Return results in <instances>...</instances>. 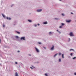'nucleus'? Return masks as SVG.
I'll list each match as a JSON object with an SVG mask.
<instances>
[{"label": "nucleus", "mask_w": 76, "mask_h": 76, "mask_svg": "<svg viewBox=\"0 0 76 76\" xmlns=\"http://www.w3.org/2000/svg\"><path fill=\"white\" fill-rule=\"evenodd\" d=\"M8 19L10 20V18H8Z\"/></svg>", "instance_id": "nucleus-38"}, {"label": "nucleus", "mask_w": 76, "mask_h": 76, "mask_svg": "<svg viewBox=\"0 0 76 76\" xmlns=\"http://www.w3.org/2000/svg\"><path fill=\"white\" fill-rule=\"evenodd\" d=\"M61 24L62 26H64V23H61Z\"/></svg>", "instance_id": "nucleus-14"}, {"label": "nucleus", "mask_w": 76, "mask_h": 76, "mask_svg": "<svg viewBox=\"0 0 76 76\" xmlns=\"http://www.w3.org/2000/svg\"><path fill=\"white\" fill-rule=\"evenodd\" d=\"M44 24H45V25L46 24H47V22H44L43 23Z\"/></svg>", "instance_id": "nucleus-9"}, {"label": "nucleus", "mask_w": 76, "mask_h": 76, "mask_svg": "<svg viewBox=\"0 0 76 76\" xmlns=\"http://www.w3.org/2000/svg\"><path fill=\"white\" fill-rule=\"evenodd\" d=\"M54 46L53 45L52 47L50 49L51 50H53V49H54Z\"/></svg>", "instance_id": "nucleus-7"}, {"label": "nucleus", "mask_w": 76, "mask_h": 76, "mask_svg": "<svg viewBox=\"0 0 76 76\" xmlns=\"http://www.w3.org/2000/svg\"><path fill=\"white\" fill-rule=\"evenodd\" d=\"M15 64H18V62H15Z\"/></svg>", "instance_id": "nucleus-26"}, {"label": "nucleus", "mask_w": 76, "mask_h": 76, "mask_svg": "<svg viewBox=\"0 0 76 76\" xmlns=\"http://www.w3.org/2000/svg\"><path fill=\"white\" fill-rule=\"evenodd\" d=\"M25 37H23L21 38V40H25Z\"/></svg>", "instance_id": "nucleus-4"}, {"label": "nucleus", "mask_w": 76, "mask_h": 76, "mask_svg": "<svg viewBox=\"0 0 76 76\" xmlns=\"http://www.w3.org/2000/svg\"><path fill=\"white\" fill-rule=\"evenodd\" d=\"M60 0V1H61V0Z\"/></svg>", "instance_id": "nucleus-40"}, {"label": "nucleus", "mask_w": 76, "mask_h": 76, "mask_svg": "<svg viewBox=\"0 0 76 76\" xmlns=\"http://www.w3.org/2000/svg\"><path fill=\"white\" fill-rule=\"evenodd\" d=\"M10 19H11V18H10Z\"/></svg>", "instance_id": "nucleus-39"}, {"label": "nucleus", "mask_w": 76, "mask_h": 76, "mask_svg": "<svg viewBox=\"0 0 76 76\" xmlns=\"http://www.w3.org/2000/svg\"><path fill=\"white\" fill-rule=\"evenodd\" d=\"M74 75H76V72H75L74 73Z\"/></svg>", "instance_id": "nucleus-29"}, {"label": "nucleus", "mask_w": 76, "mask_h": 76, "mask_svg": "<svg viewBox=\"0 0 76 76\" xmlns=\"http://www.w3.org/2000/svg\"><path fill=\"white\" fill-rule=\"evenodd\" d=\"M45 76H48V75H47V73L45 74Z\"/></svg>", "instance_id": "nucleus-22"}, {"label": "nucleus", "mask_w": 76, "mask_h": 76, "mask_svg": "<svg viewBox=\"0 0 76 76\" xmlns=\"http://www.w3.org/2000/svg\"><path fill=\"white\" fill-rule=\"evenodd\" d=\"M18 53H19V52H20V51H19V50L18 51Z\"/></svg>", "instance_id": "nucleus-35"}, {"label": "nucleus", "mask_w": 76, "mask_h": 76, "mask_svg": "<svg viewBox=\"0 0 76 76\" xmlns=\"http://www.w3.org/2000/svg\"><path fill=\"white\" fill-rule=\"evenodd\" d=\"M39 44H41V42H39Z\"/></svg>", "instance_id": "nucleus-27"}, {"label": "nucleus", "mask_w": 76, "mask_h": 76, "mask_svg": "<svg viewBox=\"0 0 76 76\" xmlns=\"http://www.w3.org/2000/svg\"><path fill=\"white\" fill-rule=\"evenodd\" d=\"M43 48H45V49H46V48H45V47H43Z\"/></svg>", "instance_id": "nucleus-30"}, {"label": "nucleus", "mask_w": 76, "mask_h": 76, "mask_svg": "<svg viewBox=\"0 0 76 76\" xmlns=\"http://www.w3.org/2000/svg\"><path fill=\"white\" fill-rule=\"evenodd\" d=\"M61 53H59V56H60V55H61Z\"/></svg>", "instance_id": "nucleus-24"}, {"label": "nucleus", "mask_w": 76, "mask_h": 76, "mask_svg": "<svg viewBox=\"0 0 76 76\" xmlns=\"http://www.w3.org/2000/svg\"><path fill=\"white\" fill-rule=\"evenodd\" d=\"M59 28H62V26H60L59 27Z\"/></svg>", "instance_id": "nucleus-23"}, {"label": "nucleus", "mask_w": 76, "mask_h": 76, "mask_svg": "<svg viewBox=\"0 0 76 76\" xmlns=\"http://www.w3.org/2000/svg\"><path fill=\"white\" fill-rule=\"evenodd\" d=\"M34 26H35L36 27H37V25H34Z\"/></svg>", "instance_id": "nucleus-32"}, {"label": "nucleus", "mask_w": 76, "mask_h": 76, "mask_svg": "<svg viewBox=\"0 0 76 76\" xmlns=\"http://www.w3.org/2000/svg\"><path fill=\"white\" fill-rule=\"evenodd\" d=\"M42 11V9H40V10H37V12H40Z\"/></svg>", "instance_id": "nucleus-5"}, {"label": "nucleus", "mask_w": 76, "mask_h": 76, "mask_svg": "<svg viewBox=\"0 0 76 76\" xmlns=\"http://www.w3.org/2000/svg\"><path fill=\"white\" fill-rule=\"evenodd\" d=\"M58 54L57 53L55 55H54V57H56V56H57V55Z\"/></svg>", "instance_id": "nucleus-18"}, {"label": "nucleus", "mask_w": 76, "mask_h": 76, "mask_svg": "<svg viewBox=\"0 0 76 76\" xmlns=\"http://www.w3.org/2000/svg\"><path fill=\"white\" fill-rule=\"evenodd\" d=\"M2 16L4 18H6L7 19H8V17H6V16L5 15H4L3 14H2Z\"/></svg>", "instance_id": "nucleus-1"}, {"label": "nucleus", "mask_w": 76, "mask_h": 76, "mask_svg": "<svg viewBox=\"0 0 76 76\" xmlns=\"http://www.w3.org/2000/svg\"><path fill=\"white\" fill-rule=\"evenodd\" d=\"M72 50H73V51H74V50L73 49H70V51H72Z\"/></svg>", "instance_id": "nucleus-21"}, {"label": "nucleus", "mask_w": 76, "mask_h": 76, "mask_svg": "<svg viewBox=\"0 0 76 76\" xmlns=\"http://www.w3.org/2000/svg\"><path fill=\"white\" fill-rule=\"evenodd\" d=\"M69 39H70V38H69Z\"/></svg>", "instance_id": "nucleus-41"}, {"label": "nucleus", "mask_w": 76, "mask_h": 76, "mask_svg": "<svg viewBox=\"0 0 76 76\" xmlns=\"http://www.w3.org/2000/svg\"><path fill=\"white\" fill-rule=\"evenodd\" d=\"M3 26L4 28L5 26L4 25V24H3Z\"/></svg>", "instance_id": "nucleus-19"}, {"label": "nucleus", "mask_w": 76, "mask_h": 76, "mask_svg": "<svg viewBox=\"0 0 76 76\" xmlns=\"http://www.w3.org/2000/svg\"><path fill=\"white\" fill-rule=\"evenodd\" d=\"M76 58V57H75L74 58H73L72 59H73V60H75Z\"/></svg>", "instance_id": "nucleus-15"}, {"label": "nucleus", "mask_w": 76, "mask_h": 76, "mask_svg": "<svg viewBox=\"0 0 76 76\" xmlns=\"http://www.w3.org/2000/svg\"><path fill=\"white\" fill-rule=\"evenodd\" d=\"M38 26H39V24H38Z\"/></svg>", "instance_id": "nucleus-34"}, {"label": "nucleus", "mask_w": 76, "mask_h": 76, "mask_svg": "<svg viewBox=\"0 0 76 76\" xmlns=\"http://www.w3.org/2000/svg\"><path fill=\"white\" fill-rule=\"evenodd\" d=\"M30 56H31V55H30Z\"/></svg>", "instance_id": "nucleus-44"}, {"label": "nucleus", "mask_w": 76, "mask_h": 76, "mask_svg": "<svg viewBox=\"0 0 76 76\" xmlns=\"http://www.w3.org/2000/svg\"><path fill=\"white\" fill-rule=\"evenodd\" d=\"M69 35L71 36V37H72V36H73L74 35L73 34L72 32H70L69 34Z\"/></svg>", "instance_id": "nucleus-2"}, {"label": "nucleus", "mask_w": 76, "mask_h": 76, "mask_svg": "<svg viewBox=\"0 0 76 76\" xmlns=\"http://www.w3.org/2000/svg\"><path fill=\"white\" fill-rule=\"evenodd\" d=\"M61 61V59H59V62H60Z\"/></svg>", "instance_id": "nucleus-17"}, {"label": "nucleus", "mask_w": 76, "mask_h": 76, "mask_svg": "<svg viewBox=\"0 0 76 76\" xmlns=\"http://www.w3.org/2000/svg\"><path fill=\"white\" fill-rule=\"evenodd\" d=\"M58 32H59V34H61V32H60V31H58Z\"/></svg>", "instance_id": "nucleus-33"}, {"label": "nucleus", "mask_w": 76, "mask_h": 76, "mask_svg": "<svg viewBox=\"0 0 76 76\" xmlns=\"http://www.w3.org/2000/svg\"><path fill=\"white\" fill-rule=\"evenodd\" d=\"M70 55L71 56H73V53H71Z\"/></svg>", "instance_id": "nucleus-20"}, {"label": "nucleus", "mask_w": 76, "mask_h": 76, "mask_svg": "<svg viewBox=\"0 0 76 76\" xmlns=\"http://www.w3.org/2000/svg\"><path fill=\"white\" fill-rule=\"evenodd\" d=\"M62 57L63 58H64V54H62Z\"/></svg>", "instance_id": "nucleus-11"}, {"label": "nucleus", "mask_w": 76, "mask_h": 76, "mask_svg": "<svg viewBox=\"0 0 76 76\" xmlns=\"http://www.w3.org/2000/svg\"><path fill=\"white\" fill-rule=\"evenodd\" d=\"M55 19H56V20H57V19H57V18H55Z\"/></svg>", "instance_id": "nucleus-37"}, {"label": "nucleus", "mask_w": 76, "mask_h": 76, "mask_svg": "<svg viewBox=\"0 0 76 76\" xmlns=\"http://www.w3.org/2000/svg\"><path fill=\"white\" fill-rule=\"evenodd\" d=\"M32 67H34L33 66H32Z\"/></svg>", "instance_id": "nucleus-42"}, {"label": "nucleus", "mask_w": 76, "mask_h": 76, "mask_svg": "<svg viewBox=\"0 0 76 76\" xmlns=\"http://www.w3.org/2000/svg\"><path fill=\"white\" fill-rule=\"evenodd\" d=\"M62 16H64V14H62Z\"/></svg>", "instance_id": "nucleus-25"}, {"label": "nucleus", "mask_w": 76, "mask_h": 76, "mask_svg": "<svg viewBox=\"0 0 76 76\" xmlns=\"http://www.w3.org/2000/svg\"><path fill=\"white\" fill-rule=\"evenodd\" d=\"M11 7H12V6H11Z\"/></svg>", "instance_id": "nucleus-43"}, {"label": "nucleus", "mask_w": 76, "mask_h": 76, "mask_svg": "<svg viewBox=\"0 0 76 76\" xmlns=\"http://www.w3.org/2000/svg\"><path fill=\"white\" fill-rule=\"evenodd\" d=\"M57 32H58V30H57Z\"/></svg>", "instance_id": "nucleus-36"}, {"label": "nucleus", "mask_w": 76, "mask_h": 76, "mask_svg": "<svg viewBox=\"0 0 76 76\" xmlns=\"http://www.w3.org/2000/svg\"><path fill=\"white\" fill-rule=\"evenodd\" d=\"M36 50V51L37 52V53H39V50H38V48H35Z\"/></svg>", "instance_id": "nucleus-3"}, {"label": "nucleus", "mask_w": 76, "mask_h": 76, "mask_svg": "<svg viewBox=\"0 0 76 76\" xmlns=\"http://www.w3.org/2000/svg\"><path fill=\"white\" fill-rule=\"evenodd\" d=\"M15 38H19V37H18V36H16L15 37Z\"/></svg>", "instance_id": "nucleus-12"}, {"label": "nucleus", "mask_w": 76, "mask_h": 76, "mask_svg": "<svg viewBox=\"0 0 76 76\" xmlns=\"http://www.w3.org/2000/svg\"><path fill=\"white\" fill-rule=\"evenodd\" d=\"M30 68L31 69H33V68H32V67H30Z\"/></svg>", "instance_id": "nucleus-28"}, {"label": "nucleus", "mask_w": 76, "mask_h": 76, "mask_svg": "<svg viewBox=\"0 0 76 76\" xmlns=\"http://www.w3.org/2000/svg\"><path fill=\"white\" fill-rule=\"evenodd\" d=\"M15 76H18V73H15Z\"/></svg>", "instance_id": "nucleus-10"}, {"label": "nucleus", "mask_w": 76, "mask_h": 76, "mask_svg": "<svg viewBox=\"0 0 76 76\" xmlns=\"http://www.w3.org/2000/svg\"><path fill=\"white\" fill-rule=\"evenodd\" d=\"M53 32H50L49 33V35H51V34H53Z\"/></svg>", "instance_id": "nucleus-8"}, {"label": "nucleus", "mask_w": 76, "mask_h": 76, "mask_svg": "<svg viewBox=\"0 0 76 76\" xmlns=\"http://www.w3.org/2000/svg\"><path fill=\"white\" fill-rule=\"evenodd\" d=\"M16 32H17V33H18V34H20V32H18V31H16Z\"/></svg>", "instance_id": "nucleus-13"}, {"label": "nucleus", "mask_w": 76, "mask_h": 76, "mask_svg": "<svg viewBox=\"0 0 76 76\" xmlns=\"http://www.w3.org/2000/svg\"><path fill=\"white\" fill-rule=\"evenodd\" d=\"M71 14H72V15H73V13L72 12H71Z\"/></svg>", "instance_id": "nucleus-31"}, {"label": "nucleus", "mask_w": 76, "mask_h": 76, "mask_svg": "<svg viewBox=\"0 0 76 76\" xmlns=\"http://www.w3.org/2000/svg\"><path fill=\"white\" fill-rule=\"evenodd\" d=\"M28 22H32V21L31 20H28Z\"/></svg>", "instance_id": "nucleus-16"}, {"label": "nucleus", "mask_w": 76, "mask_h": 76, "mask_svg": "<svg viewBox=\"0 0 76 76\" xmlns=\"http://www.w3.org/2000/svg\"><path fill=\"white\" fill-rule=\"evenodd\" d=\"M71 21H72L70 20H66V22H67L68 23H69V22H71Z\"/></svg>", "instance_id": "nucleus-6"}]
</instances>
